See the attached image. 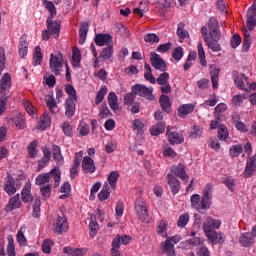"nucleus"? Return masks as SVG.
Listing matches in <instances>:
<instances>
[{"label": "nucleus", "mask_w": 256, "mask_h": 256, "mask_svg": "<svg viewBox=\"0 0 256 256\" xmlns=\"http://www.w3.org/2000/svg\"><path fill=\"white\" fill-rule=\"evenodd\" d=\"M221 228V220L211 216H206L202 225L205 237L210 245H223L226 236L222 232H217Z\"/></svg>", "instance_id": "obj_1"}, {"label": "nucleus", "mask_w": 256, "mask_h": 256, "mask_svg": "<svg viewBox=\"0 0 256 256\" xmlns=\"http://www.w3.org/2000/svg\"><path fill=\"white\" fill-rule=\"evenodd\" d=\"M11 90V74L4 73L0 79V116L5 113L7 109V93Z\"/></svg>", "instance_id": "obj_2"}, {"label": "nucleus", "mask_w": 256, "mask_h": 256, "mask_svg": "<svg viewBox=\"0 0 256 256\" xmlns=\"http://www.w3.org/2000/svg\"><path fill=\"white\" fill-rule=\"evenodd\" d=\"M51 177L54 179V187H59L61 183V170L57 167H54L50 173L40 174L36 177L35 183L36 185H46L51 181Z\"/></svg>", "instance_id": "obj_3"}, {"label": "nucleus", "mask_w": 256, "mask_h": 256, "mask_svg": "<svg viewBox=\"0 0 256 256\" xmlns=\"http://www.w3.org/2000/svg\"><path fill=\"white\" fill-rule=\"evenodd\" d=\"M190 203L192 209H195L198 213L204 214L207 209H211V204L204 198H201L199 194H193L190 197Z\"/></svg>", "instance_id": "obj_4"}, {"label": "nucleus", "mask_w": 256, "mask_h": 256, "mask_svg": "<svg viewBox=\"0 0 256 256\" xmlns=\"http://www.w3.org/2000/svg\"><path fill=\"white\" fill-rule=\"evenodd\" d=\"M49 66L54 75H61L63 71V54L61 52L50 54Z\"/></svg>", "instance_id": "obj_5"}, {"label": "nucleus", "mask_w": 256, "mask_h": 256, "mask_svg": "<svg viewBox=\"0 0 256 256\" xmlns=\"http://www.w3.org/2000/svg\"><path fill=\"white\" fill-rule=\"evenodd\" d=\"M132 93L134 95H138L139 97H145L146 99H149V101H154L155 96L153 95V87L147 88L143 84H136L132 86Z\"/></svg>", "instance_id": "obj_6"}, {"label": "nucleus", "mask_w": 256, "mask_h": 256, "mask_svg": "<svg viewBox=\"0 0 256 256\" xmlns=\"http://www.w3.org/2000/svg\"><path fill=\"white\" fill-rule=\"evenodd\" d=\"M135 211L140 221H147V219H149V211L147 210V204L143 201V199L138 198L135 201Z\"/></svg>", "instance_id": "obj_7"}, {"label": "nucleus", "mask_w": 256, "mask_h": 256, "mask_svg": "<svg viewBox=\"0 0 256 256\" xmlns=\"http://www.w3.org/2000/svg\"><path fill=\"white\" fill-rule=\"evenodd\" d=\"M54 231L55 233H58V235H61V233H67V231H69V222L67 221V217L63 215L57 216Z\"/></svg>", "instance_id": "obj_8"}, {"label": "nucleus", "mask_w": 256, "mask_h": 256, "mask_svg": "<svg viewBox=\"0 0 256 256\" xmlns=\"http://www.w3.org/2000/svg\"><path fill=\"white\" fill-rule=\"evenodd\" d=\"M151 65L154 69L158 71H165L167 69V64H165V60L161 58V56L155 52H151L150 55Z\"/></svg>", "instance_id": "obj_9"}, {"label": "nucleus", "mask_w": 256, "mask_h": 256, "mask_svg": "<svg viewBox=\"0 0 256 256\" xmlns=\"http://www.w3.org/2000/svg\"><path fill=\"white\" fill-rule=\"evenodd\" d=\"M171 171L184 183H189V175H187V172L185 171V165L183 163H180L177 166H172Z\"/></svg>", "instance_id": "obj_10"}, {"label": "nucleus", "mask_w": 256, "mask_h": 256, "mask_svg": "<svg viewBox=\"0 0 256 256\" xmlns=\"http://www.w3.org/2000/svg\"><path fill=\"white\" fill-rule=\"evenodd\" d=\"M234 84L240 91H249V88H247L249 86V77L245 74H238L234 78Z\"/></svg>", "instance_id": "obj_11"}, {"label": "nucleus", "mask_w": 256, "mask_h": 256, "mask_svg": "<svg viewBox=\"0 0 256 256\" xmlns=\"http://www.w3.org/2000/svg\"><path fill=\"white\" fill-rule=\"evenodd\" d=\"M82 169L84 173H95V171H97V166H95L93 158L84 156L82 159Z\"/></svg>", "instance_id": "obj_12"}, {"label": "nucleus", "mask_w": 256, "mask_h": 256, "mask_svg": "<svg viewBox=\"0 0 256 256\" xmlns=\"http://www.w3.org/2000/svg\"><path fill=\"white\" fill-rule=\"evenodd\" d=\"M81 159H83V151H79L74 156V163L70 169V179H75L77 173H79V165H81Z\"/></svg>", "instance_id": "obj_13"}, {"label": "nucleus", "mask_w": 256, "mask_h": 256, "mask_svg": "<svg viewBox=\"0 0 256 256\" xmlns=\"http://www.w3.org/2000/svg\"><path fill=\"white\" fill-rule=\"evenodd\" d=\"M46 23L47 29L51 33V35H56V37H59V33L61 31V21H53V18H47Z\"/></svg>", "instance_id": "obj_14"}, {"label": "nucleus", "mask_w": 256, "mask_h": 256, "mask_svg": "<svg viewBox=\"0 0 256 256\" xmlns=\"http://www.w3.org/2000/svg\"><path fill=\"white\" fill-rule=\"evenodd\" d=\"M195 111V103L182 104L178 107V116L182 119L189 117Z\"/></svg>", "instance_id": "obj_15"}, {"label": "nucleus", "mask_w": 256, "mask_h": 256, "mask_svg": "<svg viewBox=\"0 0 256 256\" xmlns=\"http://www.w3.org/2000/svg\"><path fill=\"white\" fill-rule=\"evenodd\" d=\"M247 26L249 31H253L256 26V4H253L247 11Z\"/></svg>", "instance_id": "obj_16"}, {"label": "nucleus", "mask_w": 256, "mask_h": 256, "mask_svg": "<svg viewBox=\"0 0 256 256\" xmlns=\"http://www.w3.org/2000/svg\"><path fill=\"white\" fill-rule=\"evenodd\" d=\"M8 123H14L15 127L20 130L27 129V124L25 123V116H23V114L21 113H18L16 116L9 117Z\"/></svg>", "instance_id": "obj_17"}, {"label": "nucleus", "mask_w": 256, "mask_h": 256, "mask_svg": "<svg viewBox=\"0 0 256 256\" xmlns=\"http://www.w3.org/2000/svg\"><path fill=\"white\" fill-rule=\"evenodd\" d=\"M208 27L211 37H213L214 39H219V37H221V32L219 30V22H217V19L210 18L208 22Z\"/></svg>", "instance_id": "obj_18"}, {"label": "nucleus", "mask_w": 256, "mask_h": 256, "mask_svg": "<svg viewBox=\"0 0 256 256\" xmlns=\"http://www.w3.org/2000/svg\"><path fill=\"white\" fill-rule=\"evenodd\" d=\"M239 243L242 247H251L255 245V238L251 232H245L241 234Z\"/></svg>", "instance_id": "obj_19"}, {"label": "nucleus", "mask_w": 256, "mask_h": 256, "mask_svg": "<svg viewBox=\"0 0 256 256\" xmlns=\"http://www.w3.org/2000/svg\"><path fill=\"white\" fill-rule=\"evenodd\" d=\"M167 137L171 145H180V143H183V141H185L183 134L178 132H172L169 129L167 130Z\"/></svg>", "instance_id": "obj_20"}, {"label": "nucleus", "mask_w": 256, "mask_h": 256, "mask_svg": "<svg viewBox=\"0 0 256 256\" xmlns=\"http://www.w3.org/2000/svg\"><path fill=\"white\" fill-rule=\"evenodd\" d=\"M167 181L173 195H177L179 189H181V182H179V179H176L173 174H168Z\"/></svg>", "instance_id": "obj_21"}, {"label": "nucleus", "mask_w": 256, "mask_h": 256, "mask_svg": "<svg viewBox=\"0 0 256 256\" xmlns=\"http://www.w3.org/2000/svg\"><path fill=\"white\" fill-rule=\"evenodd\" d=\"M21 207V197L19 194H16L14 197L10 198L8 204L5 207V211L7 213H11V211H15V209H19Z\"/></svg>", "instance_id": "obj_22"}, {"label": "nucleus", "mask_w": 256, "mask_h": 256, "mask_svg": "<svg viewBox=\"0 0 256 256\" xmlns=\"http://www.w3.org/2000/svg\"><path fill=\"white\" fill-rule=\"evenodd\" d=\"M95 43L98 47L111 45V43H113V37L110 34H98L96 35Z\"/></svg>", "instance_id": "obj_23"}, {"label": "nucleus", "mask_w": 256, "mask_h": 256, "mask_svg": "<svg viewBox=\"0 0 256 256\" xmlns=\"http://www.w3.org/2000/svg\"><path fill=\"white\" fill-rule=\"evenodd\" d=\"M255 171H256V162L254 159L250 157L246 162L244 177L246 179H249V177H253V175H255Z\"/></svg>", "instance_id": "obj_24"}, {"label": "nucleus", "mask_w": 256, "mask_h": 256, "mask_svg": "<svg viewBox=\"0 0 256 256\" xmlns=\"http://www.w3.org/2000/svg\"><path fill=\"white\" fill-rule=\"evenodd\" d=\"M203 245V238L193 237L191 239L182 242L184 249H193V247H201Z\"/></svg>", "instance_id": "obj_25"}, {"label": "nucleus", "mask_w": 256, "mask_h": 256, "mask_svg": "<svg viewBox=\"0 0 256 256\" xmlns=\"http://www.w3.org/2000/svg\"><path fill=\"white\" fill-rule=\"evenodd\" d=\"M4 191L7 195H15L17 193L15 179L13 177L8 176L7 181L4 183Z\"/></svg>", "instance_id": "obj_26"}, {"label": "nucleus", "mask_w": 256, "mask_h": 256, "mask_svg": "<svg viewBox=\"0 0 256 256\" xmlns=\"http://www.w3.org/2000/svg\"><path fill=\"white\" fill-rule=\"evenodd\" d=\"M23 203H30L33 201V194H31V183H26L21 191Z\"/></svg>", "instance_id": "obj_27"}, {"label": "nucleus", "mask_w": 256, "mask_h": 256, "mask_svg": "<svg viewBox=\"0 0 256 256\" xmlns=\"http://www.w3.org/2000/svg\"><path fill=\"white\" fill-rule=\"evenodd\" d=\"M64 253L71 256H85L87 255V249L85 248H73L71 246L64 247Z\"/></svg>", "instance_id": "obj_28"}, {"label": "nucleus", "mask_w": 256, "mask_h": 256, "mask_svg": "<svg viewBox=\"0 0 256 256\" xmlns=\"http://www.w3.org/2000/svg\"><path fill=\"white\" fill-rule=\"evenodd\" d=\"M52 157L58 165H63V163H65V158H63V154L61 153V147L57 145L52 147Z\"/></svg>", "instance_id": "obj_29"}, {"label": "nucleus", "mask_w": 256, "mask_h": 256, "mask_svg": "<svg viewBox=\"0 0 256 256\" xmlns=\"http://www.w3.org/2000/svg\"><path fill=\"white\" fill-rule=\"evenodd\" d=\"M19 56L20 57H27V53L29 51V44L27 43V35H22L20 38L19 44Z\"/></svg>", "instance_id": "obj_30"}, {"label": "nucleus", "mask_w": 256, "mask_h": 256, "mask_svg": "<svg viewBox=\"0 0 256 256\" xmlns=\"http://www.w3.org/2000/svg\"><path fill=\"white\" fill-rule=\"evenodd\" d=\"M87 33H89V24L82 22L79 29V44L84 45L87 39Z\"/></svg>", "instance_id": "obj_31"}, {"label": "nucleus", "mask_w": 256, "mask_h": 256, "mask_svg": "<svg viewBox=\"0 0 256 256\" xmlns=\"http://www.w3.org/2000/svg\"><path fill=\"white\" fill-rule=\"evenodd\" d=\"M161 247L163 249V253L167 256H176L177 253L175 252V244L170 243L169 240L161 243Z\"/></svg>", "instance_id": "obj_32"}, {"label": "nucleus", "mask_w": 256, "mask_h": 256, "mask_svg": "<svg viewBox=\"0 0 256 256\" xmlns=\"http://www.w3.org/2000/svg\"><path fill=\"white\" fill-rule=\"evenodd\" d=\"M75 100L72 99H66L65 102V115L68 117V119H71L73 115H75Z\"/></svg>", "instance_id": "obj_33"}, {"label": "nucleus", "mask_w": 256, "mask_h": 256, "mask_svg": "<svg viewBox=\"0 0 256 256\" xmlns=\"http://www.w3.org/2000/svg\"><path fill=\"white\" fill-rule=\"evenodd\" d=\"M71 65L75 69H78V67H81V51L78 50L77 47H74L73 50H72Z\"/></svg>", "instance_id": "obj_34"}, {"label": "nucleus", "mask_w": 256, "mask_h": 256, "mask_svg": "<svg viewBox=\"0 0 256 256\" xmlns=\"http://www.w3.org/2000/svg\"><path fill=\"white\" fill-rule=\"evenodd\" d=\"M108 104L112 111H117V109H119V98L115 92H110L108 94Z\"/></svg>", "instance_id": "obj_35"}, {"label": "nucleus", "mask_w": 256, "mask_h": 256, "mask_svg": "<svg viewBox=\"0 0 256 256\" xmlns=\"http://www.w3.org/2000/svg\"><path fill=\"white\" fill-rule=\"evenodd\" d=\"M51 126V116H49L47 113H44L43 117L40 118V121L37 125L38 129H41V131H45L47 127Z\"/></svg>", "instance_id": "obj_36"}, {"label": "nucleus", "mask_w": 256, "mask_h": 256, "mask_svg": "<svg viewBox=\"0 0 256 256\" xmlns=\"http://www.w3.org/2000/svg\"><path fill=\"white\" fill-rule=\"evenodd\" d=\"M217 39H219V38H213V37L205 38V43L207 44L209 49H211L215 53L221 51V45L219 43H217Z\"/></svg>", "instance_id": "obj_37"}, {"label": "nucleus", "mask_w": 256, "mask_h": 256, "mask_svg": "<svg viewBox=\"0 0 256 256\" xmlns=\"http://www.w3.org/2000/svg\"><path fill=\"white\" fill-rule=\"evenodd\" d=\"M42 5L49 11L50 16L48 18H54L57 15V8L55 4L49 0H42Z\"/></svg>", "instance_id": "obj_38"}, {"label": "nucleus", "mask_w": 256, "mask_h": 256, "mask_svg": "<svg viewBox=\"0 0 256 256\" xmlns=\"http://www.w3.org/2000/svg\"><path fill=\"white\" fill-rule=\"evenodd\" d=\"M41 61H43V54L41 53V46H36L33 54V65L37 67V65H41Z\"/></svg>", "instance_id": "obj_39"}, {"label": "nucleus", "mask_w": 256, "mask_h": 256, "mask_svg": "<svg viewBox=\"0 0 256 256\" xmlns=\"http://www.w3.org/2000/svg\"><path fill=\"white\" fill-rule=\"evenodd\" d=\"M89 229L90 237H95L97 231H99V224L95 221V215L93 214L90 215Z\"/></svg>", "instance_id": "obj_40"}, {"label": "nucleus", "mask_w": 256, "mask_h": 256, "mask_svg": "<svg viewBox=\"0 0 256 256\" xmlns=\"http://www.w3.org/2000/svg\"><path fill=\"white\" fill-rule=\"evenodd\" d=\"M246 99H247V95L245 94L234 95L231 100V105L233 107H241V105H243V101H245Z\"/></svg>", "instance_id": "obj_41"}, {"label": "nucleus", "mask_w": 256, "mask_h": 256, "mask_svg": "<svg viewBox=\"0 0 256 256\" xmlns=\"http://www.w3.org/2000/svg\"><path fill=\"white\" fill-rule=\"evenodd\" d=\"M165 131V123L164 122H159L155 125H153L150 129L151 135L157 136L161 135Z\"/></svg>", "instance_id": "obj_42"}, {"label": "nucleus", "mask_w": 256, "mask_h": 256, "mask_svg": "<svg viewBox=\"0 0 256 256\" xmlns=\"http://www.w3.org/2000/svg\"><path fill=\"white\" fill-rule=\"evenodd\" d=\"M160 105L163 111H166V113H169L171 111V100L169 99V96L162 95L160 97Z\"/></svg>", "instance_id": "obj_43"}, {"label": "nucleus", "mask_w": 256, "mask_h": 256, "mask_svg": "<svg viewBox=\"0 0 256 256\" xmlns=\"http://www.w3.org/2000/svg\"><path fill=\"white\" fill-rule=\"evenodd\" d=\"M8 245H7V255L15 256V240H13V235H8L7 237Z\"/></svg>", "instance_id": "obj_44"}, {"label": "nucleus", "mask_w": 256, "mask_h": 256, "mask_svg": "<svg viewBox=\"0 0 256 256\" xmlns=\"http://www.w3.org/2000/svg\"><path fill=\"white\" fill-rule=\"evenodd\" d=\"M212 193H213V184H207L204 188L202 198H204V200H206L210 205H211Z\"/></svg>", "instance_id": "obj_45"}, {"label": "nucleus", "mask_w": 256, "mask_h": 256, "mask_svg": "<svg viewBox=\"0 0 256 256\" xmlns=\"http://www.w3.org/2000/svg\"><path fill=\"white\" fill-rule=\"evenodd\" d=\"M198 57L202 67H207V60H205V49H203V43H198Z\"/></svg>", "instance_id": "obj_46"}, {"label": "nucleus", "mask_w": 256, "mask_h": 256, "mask_svg": "<svg viewBox=\"0 0 256 256\" xmlns=\"http://www.w3.org/2000/svg\"><path fill=\"white\" fill-rule=\"evenodd\" d=\"M177 35L181 41H183V39H187V37H189V32H187V30H185V24L183 22H180L178 24Z\"/></svg>", "instance_id": "obj_47"}, {"label": "nucleus", "mask_w": 256, "mask_h": 256, "mask_svg": "<svg viewBox=\"0 0 256 256\" xmlns=\"http://www.w3.org/2000/svg\"><path fill=\"white\" fill-rule=\"evenodd\" d=\"M243 153V146L242 145H233L230 147V157L235 158L239 157Z\"/></svg>", "instance_id": "obj_48"}, {"label": "nucleus", "mask_w": 256, "mask_h": 256, "mask_svg": "<svg viewBox=\"0 0 256 256\" xmlns=\"http://www.w3.org/2000/svg\"><path fill=\"white\" fill-rule=\"evenodd\" d=\"M17 242L19 245H27V238L25 237V228H20L16 235Z\"/></svg>", "instance_id": "obj_49"}, {"label": "nucleus", "mask_w": 256, "mask_h": 256, "mask_svg": "<svg viewBox=\"0 0 256 256\" xmlns=\"http://www.w3.org/2000/svg\"><path fill=\"white\" fill-rule=\"evenodd\" d=\"M229 137V131L227 130V127L224 125H220L218 128V139L220 141H226Z\"/></svg>", "instance_id": "obj_50"}, {"label": "nucleus", "mask_w": 256, "mask_h": 256, "mask_svg": "<svg viewBox=\"0 0 256 256\" xmlns=\"http://www.w3.org/2000/svg\"><path fill=\"white\" fill-rule=\"evenodd\" d=\"M118 179H119V173L117 171H113L108 175V183L110 187H112V189H115Z\"/></svg>", "instance_id": "obj_51"}, {"label": "nucleus", "mask_w": 256, "mask_h": 256, "mask_svg": "<svg viewBox=\"0 0 256 256\" xmlns=\"http://www.w3.org/2000/svg\"><path fill=\"white\" fill-rule=\"evenodd\" d=\"M105 95H107V86H102L95 98L96 105H99L105 99Z\"/></svg>", "instance_id": "obj_52"}, {"label": "nucleus", "mask_w": 256, "mask_h": 256, "mask_svg": "<svg viewBox=\"0 0 256 256\" xmlns=\"http://www.w3.org/2000/svg\"><path fill=\"white\" fill-rule=\"evenodd\" d=\"M110 195L111 191H109V186L104 185L102 190L98 194V199H100V201H107Z\"/></svg>", "instance_id": "obj_53"}, {"label": "nucleus", "mask_w": 256, "mask_h": 256, "mask_svg": "<svg viewBox=\"0 0 256 256\" xmlns=\"http://www.w3.org/2000/svg\"><path fill=\"white\" fill-rule=\"evenodd\" d=\"M60 193H63L60 196V199H67V197H69V193H71V184L68 182L64 183L60 188Z\"/></svg>", "instance_id": "obj_54"}, {"label": "nucleus", "mask_w": 256, "mask_h": 256, "mask_svg": "<svg viewBox=\"0 0 256 256\" xmlns=\"http://www.w3.org/2000/svg\"><path fill=\"white\" fill-rule=\"evenodd\" d=\"M113 56V46H109L108 48H104L100 53V59L107 61V59H111Z\"/></svg>", "instance_id": "obj_55"}, {"label": "nucleus", "mask_w": 256, "mask_h": 256, "mask_svg": "<svg viewBox=\"0 0 256 256\" xmlns=\"http://www.w3.org/2000/svg\"><path fill=\"white\" fill-rule=\"evenodd\" d=\"M28 153L29 157H32V159H35V157H37V140L32 141L28 145Z\"/></svg>", "instance_id": "obj_56"}, {"label": "nucleus", "mask_w": 256, "mask_h": 256, "mask_svg": "<svg viewBox=\"0 0 256 256\" xmlns=\"http://www.w3.org/2000/svg\"><path fill=\"white\" fill-rule=\"evenodd\" d=\"M144 41L153 45V43H159V36L155 33H148L144 36Z\"/></svg>", "instance_id": "obj_57"}, {"label": "nucleus", "mask_w": 256, "mask_h": 256, "mask_svg": "<svg viewBox=\"0 0 256 256\" xmlns=\"http://www.w3.org/2000/svg\"><path fill=\"white\" fill-rule=\"evenodd\" d=\"M46 105L49 108V110L51 111V113H57V102L55 101V98L49 97L46 100Z\"/></svg>", "instance_id": "obj_58"}, {"label": "nucleus", "mask_w": 256, "mask_h": 256, "mask_svg": "<svg viewBox=\"0 0 256 256\" xmlns=\"http://www.w3.org/2000/svg\"><path fill=\"white\" fill-rule=\"evenodd\" d=\"M187 223H189V213L181 214L177 222L178 227H186Z\"/></svg>", "instance_id": "obj_59"}, {"label": "nucleus", "mask_w": 256, "mask_h": 256, "mask_svg": "<svg viewBox=\"0 0 256 256\" xmlns=\"http://www.w3.org/2000/svg\"><path fill=\"white\" fill-rule=\"evenodd\" d=\"M114 239H118V246L121 247V245H129L131 241V236L129 235H117Z\"/></svg>", "instance_id": "obj_60"}, {"label": "nucleus", "mask_w": 256, "mask_h": 256, "mask_svg": "<svg viewBox=\"0 0 256 256\" xmlns=\"http://www.w3.org/2000/svg\"><path fill=\"white\" fill-rule=\"evenodd\" d=\"M156 83L158 85H167L169 83V73L164 72L159 75V77L156 79Z\"/></svg>", "instance_id": "obj_61"}, {"label": "nucleus", "mask_w": 256, "mask_h": 256, "mask_svg": "<svg viewBox=\"0 0 256 256\" xmlns=\"http://www.w3.org/2000/svg\"><path fill=\"white\" fill-rule=\"evenodd\" d=\"M135 97H137L135 95V93H128L124 96V105H127V107H131V105H133V103H135Z\"/></svg>", "instance_id": "obj_62"}, {"label": "nucleus", "mask_w": 256, "mask_h": 256, "mask_svg": "<svg viewBox=\"0 0 256 256\" xmlns=\"http://www.w3.org/2000/svg\"><path fill=\"white\" fill-rule=\"evenodd\" d=\"M251 45H253V40L251 39V35H248L246 36V38H244L242 51H244V53H247V51L251 49Z\"/></svg>", "instance_id": "obj_63"}, {"label": "nucleus", "mask_w": 256, "mask_h": 256, "mask_svg": "<svg viewBox=\"0 0 256 256\" xmlns=\"http://www.w3.org/2000/svg\"><path fill=\"white\" fill-rule=\"evenodd\" d=\"M119 239H114L112 242L111 255L112 256H121V252H119Z\"/></svg>", "instance_id": "obj_64"}]
</instances>
